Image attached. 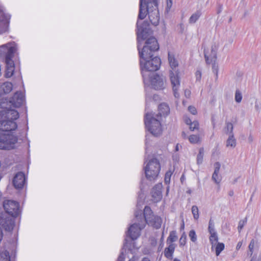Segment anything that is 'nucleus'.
Here are the masks:
<instances>
[{"label":"nucleus","mask_w":261,"mask_h":261,"mask_svg":"<svg viewBox=\"0 0 261 261\" xmlns=\"http://www.w3.org/2000/svg\"><path fill=\"white\" fill-rule=\"evenodd\" d=\"M166 78L163 76H160L159 74L154 75L151 79V85L153 88L155 90H162L165 88L166 84Z\"/></svg>","instance_id":"nucleus-15"},{"label":"nucleus","mask_w":261,"mask_h":261,"mask_svg":"<svg viewBox=\"0 0 261 261\" xmlns=\"http://www.w3.org/2000/svg\"><path fill=\"white\" fill-rule=\"evenodd\" d=\"M190 142L192 144H198L200 143L201 138L199 135H191L189 138Z\"/></svg>","instance_id":"nucleus-26"},{"label":"nucleus","mask_w":261,"mask_h":261,"mask_svg":"<svg viewBox=\"0 0 261 261\" xmlns=\"http://www.w3.org/2000/svg\"><path fill=\"white\" fill-rule=\"evenodd\" d=\"M137 35L138 42L147 39L145 45L142 50H140L139 46H138L140 58L144 59L145 60L152 58L153 53L159 49V45L157 40L154 37L148 38L149 34L144 30H142L140 32L138 33Z\"/></svg>","instance_id":"nucleus-2"},{"label":"nucleus","mask_w":261,"mask_h":261,"mask_svg":"<svg viewBox=\"0 0 261 261\" xmlns=\"http://www.w3.org/2000/svg\"><path fill=\"white\" fill-rule=\"evenodd\" d=\"M169 190V187L168 186L167 189V194H168Z\"/></svg>","instance_id":"nucleus-53"},{"label":"nucleus","mask_w":261,"mask_h":261,"mask_svg":"<svg viewBox=\"0 0 261 261\" xmlns=\"http://www.w3.org/2000/svg\"><path fill=\"white\" fill-rule=\"evenodd\" d=\"M147 11L149 20L152 24L156 26L160 21L158 10V0H149L146 4Z\"/></svg>","instance_id":"nucleus-8"},{"label":"nucleus","mask_w":261,"mask_h":261,"mask_svg":"<svg viewBox=\"0 0 261 261\" xmlns=\"http://www.w3.org/2000/svg\"><path fill=\"white\" fill-rule=\"evenodd\" d=\"M246 222H247V218H245V219L242 220L239 222L238 227V230L239 232H240L242 230L243 227H244V225L246 223Z\"/></svg>","instance_id":"nucleus-38"},{"label":"nucleus","mask_w":261,"mask_h":261,"mask_svg":"<svg viewBox=\"0 0 261 261\" xmlns=\"http://www.w3.org/2000/svg\"><path fill=\"white\" fill-rule=\"evenodd\" d=\"M1 48L3 49V51L6 53L5 63L6 65L5 76L9 78L13 76L15 70V65L12 59L17 50V47L14 43H8L2 45Z\"/></svg>","instance_id":"nucleus-3"},{"label":"nucleus","mask_w":261,"mask_h":261,"mask_svg":"<svg viewBox=\"0 0 261 261\" xmlns=\"http://www.w3.org/2000/svg\"><path fill=\"white\" fill-rule=\"evenodd\" d=\"M1 258L2 261H11L9 252L7 250H5L2 252Z\"/></svg>","instance_id":"nucleus-33"},{"label":"nucleus","mask_w":261,"mask_h":261,"mask_svg":"<svg viewBox=\"0 0 261 261\" xmlns=\"http://www.w3.org/2000/svg\"><path fill=\"white\" fill-rule=\"evenodd\" d=\"M161 64L160 58L155 57L146 60L140 58V65L142 70L155 71L159 69Z\"/></svg>","instance_id":"nucleus-10"},{"label":"nucleus","mask_w":261,"mask_h":261,"mask_svg":"<svg viewBox=\"0 0 261 261\" xmlns=\"http://www.w3.org/2000/svg\"><path fill=\"white\" fill-rule=\"evenodd\" d=\"M143 216L146 223L148 225H150L156 229L161 227L162 224V218L159 216L154 215L149 206H145L143 211Z\"/></svg>","instance_id":"nucleus-9"},{"label":"nucleus","mask_w":261,"mask_h":261,"mask_svg":"<svg viewBox=\"0 0 261 261\" xmlns=\"http://www.w3.org/2000/svg\"><path fill=\"white\" fill-rule=\"evenodd\" d=\"M145 226V224L140 225L139 224L134 223L129 227L127 234L132 240H136L140 236L141 230Z\"/></svg>","instance_id":"nucleus-14"},{"label":"nucleus","mask_w":261,"mask_h":261,"mask_svg":"<svg viewBox=\"0 0 261 261\" xmlns=\"http://www.w3.org/2000/svg\"><path fill=\"white\" fill-rule=\"evenodd\" d=\"M17 142V136L13 133H0V149H13L15 148Z\"/></svg>","instance_id":"nucleus-6"},{"label":"nucleus","mask_w":261,"mask_h":261,"mask_svg":"<svg viewBox=\"0 0 261 261\" xmlns=\"http://www.w3.org/2000/svg\"><path fill=\"white\" fill-rule=\"evenodd\" d=\"M189 237L192 242L196 243L197 242V237L194 230L192 229L189 231Z\"/></svg>","instance_id":"nucleus-32"},{"label":"nucleus","mask_w":261,"mask_h":261,"mask_svg":"<svg viewBox=\"0 0 261 261\" xmlns=\"http://www.w3.org/2000/svg\"><path fill=\"white\" fill-rule=\"evenodd\" d=\"M176 245L175 244H167V246L165 247L164 251V256L169 259H173V254L175 250Z\"/></svg>","instance_id":"nucleus-19"},{"label":"nucleus","mask_w":261,"mask_h":261,"mask_svg":"<svg viewBox=\"0 0 261 261\" xmlns=\"http://www.w3.org/2000/svg\"><path fill=\"white\" fill-rule=\"evenodd\" d=\"M213 71L216 73V76L218 75V66H216L215 64L213 66Z\"/></svg>","instance_id":"nucleus-46"},{"label":"nucleus","mask_w":261,"mask_h":261,"mask_svg":"<svg viewBox=\"0 0 261 261\" xmlns=\"http://www.w3.org/2000/svg\"><path fill=\"white\" fill-rule=\"evenodd\" d=\"M142 214V213L141 211H137L135 212V217L138 219L139 217H141Z\"/></svg>","instance_id":"nucleus-44"},{"label":"nucleus","mask_w":261,"mask_h":261,"mask_svg":"<svg viewBox=\"0 0 261 261\" xmlns=\"http://www.w3.org/2000/svg\"><path fill=\"white\" fill-rule=\"evenodd\" d=\"M178 145L177 144L176 146V151H178Z\"/></svg>","instance_id":"nucleus-54"},{"label":"nucleus","mask_w":261,"mask_h":261,"mask_svg":"<svg viewBox=\"0 0 261 261\" xmlns=\"http://www.w3.org/2000/svg\"><path fill=\"white\" fill-rule=\"evenodd\" d=\"M168 61L170 70H178L177 68L178 66V61L175 59L174 55L171 53H168Z\"/></svg>","instance_id":"nucleus-20"},{"label":"nucleus","mask_w":261,"mask_h":261,"mask_svg":"<svg viewBox=\"0 0 261 261\" xmlns=\"http://www.w3.org/2000/svg\"><path fill=\"white\" fill-rule=\"evenodd\" d=\"M236 145V139L233 138V136H230L227 140V146L234 147Z\"/></svg>","instance_id":"nucleus-34"},{"label":"nucleus","mask_w":261,"mask_h":261,"mask_svg":"<svg viewBox=\"0 0 261 261\" xmlns=\"http://www.w3.org/2000/svg\"><path fill=\"white\" fill-rule=\"evenodd\" d=\"M215 251L216 256H219L225 248V245L223 243H217L215 244Z\"/></svg>","instance_id":"nucleus-28"},{"label":"nucleus","mask_w":261,"mask_h":261,"mask_svg":"<svg viewBox=\"0 0 261 261\" xmlns=\"http://www.w3.org/2000/svg\"><path fill=\"white\" fill-rule=\"evenodd\" d=\"M160 170L161 165L159 161L156 158L150 160L144 167L145 176L149 180L156 179Z\"/></svg>","instance_id":"nucleus-5"},{"label":"nucleus","mask_w":261,"mask_h":261,"mask_svg":"<svg viewBox=\"0 0 261 261\" xmlns=\"http://www.w3.org/2000/svg\"><path fill=\"white\" fill-rule=\"evenodd\" d=\"M200 12H197L196 13L193 14L190 18L189 21L190 23H194L196 21V20L199 18L200 16Z\"/></svg>","instance_id":"nucleus-35"},{"label":"nucleus","mask_w":261,"mask_h":261,"mask_svg":"<svg viewBox=\"0 0 261 261\" xmlns=\"http://www.w3.org/2000/svg\"><path fill=\"white\" fill-rule=\"evenodd\" d=\"M13 89V85L11 82H5L1 85L0 87V91L1 93L7 94L10 93Z\"/></svg>","instance_id":"nucleus-23"},{"label":"nucleus","mask_w":261,"mask_h":261,"mask_svg":"<svg viewBox=\"0 0 261 261\" xmlns=\"http://www.w3.org/2000/svg\"><path fill=\"white\" fill-rule=\"evenodd\" d=\"M5 100L6 101V106L4 105L5 102L1 101L0 107L5 110L11 109L12 107L19 108L23 105L25 101V97L23 92L17 91L14 94L10 100L8 101L7 99Z\"/></svg>","instance_id":"nucleus-7"},{"label":"nucleus","mask_w":261,"mask_h":261,"mask_svg":"<svg viewBox=\"0 0 261 261\" xmlns=\"http://www.w3.org/2000/svg\"><path fill=\"white\" fill-rule=\"evenodd\" d=\"M188 111L193 115H196L197 113L195 107L192 106H190L188 107Z\"/></svg>","instance_id":"nucleus-40"},{"label":"nucleus","mask_w":261,"mask_h":261,"mask_svg":"<svg viewBox=\"0 0 261 261\" xmlns=\"http://www.w3.org/2000/svg\"><path fill=\"white\" fill-rule=\"evenodd\" d=\"M173 261H180V260L178 258H173Z\"/></svg>","instance_id":"nucleus-51"},{"label":"nucleus","mask_w":261,"mask_h":261,"mask_svg":"<svg viewBox=\"0 0 261 261\" xmlns=\"http://www.w3.org/2000/svg\"><path fill=\"white\" fill-rule=\"evenodd\" d=\"M162 183L155 185L152 188L151 191L152 200L155 203L160 201L162 199L161 190L162 189Z\"/></svg>","instance_id":"nucleus-16"},{"label":"nucleus","mask_w":261,"mask_h":261,"mask_svg":"<svg viewBox=\"0 0 261 261\" xmlns=\"http://www.w3.org/2000/svg\"><path fill=\"white\" fill-rule=\"evenodd\" d=\"M226 128H227V131H230V132H232V130H233L232 124L230 122L227 123Z\"/></svg>","instance_id":"nucleus-43"},{"label":"nucleus","mask_w":261,"mask_h":261,"mask_svg":"<svg viewBox=\"0 0 261 261\" xmlns=\"http://www.w3.org/2000/svg\"><path fill=\"white\" fill-rule=\"evenodd\" d=\"M219 172H216V174H215V171L214 172V173L212 175V179L217 184H219L221 180V178L220 177L218 176Z\"/></svg>","instance_id":"nucleus-36"},{"label":"nucleus","mask_w":261,"mask_h":261,"mask_svg":"<svg viewBox=\"0 0 261 261\" xmlns=\"http://www.w3.org/2000/svg\"><path fill=\"white\" fill-rule=\"evenodd\" d=\"M177 236L175 230H172L170 232L169 235L167 239V244H175L174 242L177 240Z\"/></svg>","instance_id":"nucleus-25"},{"label":"nucleus","mask_w":261,"mask_h":261,"mask_svg":"<svg viewBox=\"0 0 261 261\" xmlns=\"http://www.w3.org/2000/svg\"><path fill=\"white\" fill-rule=\"evenodd\" d=\"M217 49V46L216 45H214L212 46L211 53L208 52V51H206L204 50V57L205 59V61L207 64H211L214 62V63L216 60V51Z\"/></svg>","instance_id":"nucleus-17"},{"label":"nucleus","mask_w":261,"mask_h":261,"mask_svg":"<svg viewBox=\"0 0 261 261\" xmlns=\"http://www.w3.org/2000/svg\"><path fill=\"white\" fill-rule=\"evenodd\" d=\"M118 261H122V260H120V258H119Z\"/></svg>","instance_id":"nucleus-57"},{"label":"nucleus","mask_w":261,"mask_h":261,"mask_svg":"<svg viewBox=\"0 0 261 261\" xmlns=\"http://www.w3.org/2000/svg\"><path fill=\"white\" fill-rule=\"evenodd\" d=\"M214 166H215V170H214L215 174H216V172H219L221 165L219 162H216L214 164Z\"/></svg>","instance_id":"nucleus-41"},{"label":"nucleus","mask_w":261,"mask_h":261,"mask_svg":"<svg viewBox=\"0 0 261 261\" xmlns=\"http://www.w3.org/2000/svg\"><path fill=\"white\" fill-rule=\"evenodd\" d=\"M7 119L0 121V130L5 132H11L15 130L17 125L15 122L19 117V113L12 109L5 110Z\"/></svg>","instance_id":"nucleus-4"},{"label":"nucleus","mask_w":261,"mask_h":261,"mask_svg":"<svg viewBox=\"0 0 261 261\" xmlns=\"http://www.w3.org/2000/svg\"><path fill=\"white\" fill-rule=\"evenodd\" d=\"M184 229H185V222H184V219H182V223H181L180 227V230H184Z\"/></svg>","instance_id":"nucleus-48"},{"label":"nucleus","mask_w":261,"mask_h":261,"mask_svg":"<svg viewBox=\"0 0 261 261\" xmlns=\"http://www.w3.org/2000/svg\"><path fill=\"white\" fill-rule=\"evenodd\" d=\"M195 76L197 80H200L201 77V73L200 71H197L195 73Z\"/></svg>","instance_id":"nucleus-45"},{"label":"nucleus","mask_w":261,"mask_h":261,"mask_svg":"<svg viewBox=\"0 0 261 261\" xmlns=\"http://www.w3.org/2000/svg\"><path fill=\"white\" fill-rule=\"evenodd\" d=\"M204 149L203 148H200L199 153L197 156V163L198 164H200L203 161Z\"/></svg>","instance_id":"nucleus-31"},{"label":"nucleus","mask_w":261,"mask_h":261,"mask_svg":"<svg viewBox=\"0 0 261 261\" xmlns=\"http://www.w3.org/2000/svg\"><path fill=\"white\" fill-rule=\"evenodd\" d=\"M184 120L187 125H189L190 129L191 131H194L195 129H198L199 123L197 121H194L193 122H192L190 118L187 116H184Z\"/></svg>","instance_id":"nucleus-21"},{"label":"nucleus","mask_w":261,"mask_h":261,"mask_svg":"<svg viewBox=\"0 0 261 261\" xmlns=\"http://www.w3.org/2000/svg\"><path fill=\"white\" fill-rule=\"evenodd\" d=\"M250 261H256L255 259L252 258Z\"/></svg>","instance_id":"nucleus-55"},{"label":"nucleus","mask_w":261,"mask_h":261,"mask_svg":"<svg viewBox=\"0 0 261 261\" xmlns=\"http://www.w3.org/2000/svg\"><path fill=\"white\" fill-rule=\"evenodd\" d=\"M188 94H189V95H190V91H188Z\"/></svg>","instance_id":"nucleus-56"},{"label":"nucleus","mask_w":261,"mask_h":261,"mask_svg":"<svg viewBox=\"0 0 261 261\" xmlns=\"http://www.w3.org/2000/svg\"><path fill=\"white\" fill-rule=\"evenodd\" d=\"M141 261H150V259L147 257L143 258Z\"/></svg>","instance_id":"nucleus-49"},{"label":"nucleus","mask_w":261,"mask_h":261,"mask_svg":"<svg viewBox=\"0 0 261 261\" xmlns=\"http://www.w3.org/2000/svg\"><path fill=\"white\" fill-rule=\"evenodd\" d=\"M242 99V96L241 92L239 90H237L235 94V100L237 102H240Z\"/></svg>","instance_id":"nucleus-37"},{"label":"nucleus","mask_w":261,"mask_h":261,"mask_svg":"<svg viewBox=\"0 0 261 261\" xmlns=\"http://www.w3.org/2000/svg\"><path fill=\"white\" fill-rule=\"evenodd\" d=\"M3 99V94L0 93V100Z\"/></svg>","instance_id":"nucleus-52"},{"label":"nucleus","mask_w":261,"mask_h":261,"mask_svg":"<svg viewBox=\"0 0 261 261\" xmlns=\"http://www.w3.org/2000/svg\"><path fill=\"white\" fill-rule=\"evenodd\" d=\"M191 210L194 219L197 220L199 217V210L198 207L196 205H193L192 207Z\"/></svg>","instance_id":"nucleus-30"},{"label":"nucleus","mask_w":261,"mask_h":261,"mask_svg":"<svg viewBox=\"0 0 261 261\" xmlns=\"http://www.w3.org/2000/svg\"><path fill=\"white\" fill-rule=\"evenodd\" d=\"M187 243V236L185 232H184L180 236L179 240V245L180 247H182L186 245Z\"/></svg>","instance_id":"nucleus-29"},{"label":"nucleus","mask_w":261,"mask_h":261,"mask_svg":"<svg viewBox=\"0 0 261 261\" xmlns=\"http://www.w3.org/2000/svg\"><path fill=\"white\" fill-rule=\"evenodd\" d=\"M182 136L185 139L186 138V137H187V135H186V134L184 132H183L182 133Z\"/></svg>","instance_id":"nucleus-50"},{"label":"nucleus","mask_w":261,"mask_h":261,"mask_svg":"<svg viewBox=\"0 0 261 261\" xmlns=\"http://www.w3.org/2000/svg\"><path fill=\"white\" fill-rule=\"evenodd\" d=\"M208 231L210 233L209 239L212 246V248H213L214 246L218 242V237L217 232L215 230L214 225H213L211 221L209 222Z\"/></svg>","instance_id":"nucleus-18"},{"label":"nucleus","mask_w":261,"mask_h":261,"mask_svg":"<svg viewBox=\"0 0 261 261\" xmlns=\"http://www.w3.org/2000/svg\"><path fill=\"white\" fill-rule=\"evenodd\" d=\"M167 4V11H168L171 9L172 6V0H167L166 1Z\"/></svg>","instance_id":"nucleus-42"},{"label":"nucleus","mask_w":261,"mask_h":261,"mask_svg":"<svg viewBox=\"0 0 261 261\" xmlns=\"http://www.w3.org/2000/svg\"><path fill=\"white\" fill-rule=\"evenodd\" d=\"M254 245H255V241H254V240L252 239L251 241V242L249 245V246H248L249 250L250 252V255H252V254L253 253Z\"/></svg>","instance_id":"nucleus-39"},{"label":"nucleus","mask_w":261,"mask_h":261,"mask_svg":"<svg viewBox=\"0 0 261 261\" xmlns=\"http://www.w3.org/2000/svg\"><path fill=\"white\" fill-rule=\"evenodd\" d=\"M242 244H243V241H242L239 242L238 243V244H237V246H236V249L237 250H239L241 248V247H242Z\"/></svg>","instance_id":"nucleus-47"},{"label":"nucleus","mask_w":261,"mask_h":261,"mask_svg":"<svg viewBox=\"0 0 261 261\" xmlns=\"http://www.w3.org/2000/svg\"><path fill=\"white\" fill-rule=\"evenodd\" d=\"M174 169H169L166 172L165 175L164 181L166 185H169L171 177L174 172Z\"/></svg>","instance_id":"nucleus-27"},{"label":"nucleus","mask_w":261,"mask_h":261,"mask_svg":"<svg viewBox=\"0 0 261 261\" xmlns=\"http://www.w3.org/2000/svg\"><path fill=\"white\" fill-rule=\"evenodd\" d=\"M143 0H140L138 18L140 19H143L146 16V11L145 9V6L143 5Z\"/></svg>","instance_id":"nucleus-24"},{"label":"nucleus","mask_w":261,"mask_h":261,"mask_svg":"<svg viewBox=\"0 0 261 261\" xmlns=\"http://www.w3.org/2000/svg\"><path fill=\"white\" fill-rule=\"evenodd\" d=\"M0 224L7 231H11L14 226V222L12 220L2 219L0 220Z\"/></svg>","instance_id":"nucleus-22"},{"label":"nucleus","mask_w":261,"mask_h":261,"mask_svg":"<svg viewBox=\"0 0 261 261\" xmlns=\"http://www.w3.org/2000/svg\"><path fill=\"white\" fill-rule=\"evenodd\" d=\"M170 113L169 106L165 103H161L158 107V114L156 117L151 113H147L144 118V123L148 130L154 136H158L162 133V128L160 120L163 117H166Z\"/></svg>","instance_id":"nucleus-1"},{"label":"nucleus","mask_w":261,"mask_h":261,"mask_svg":"<svg viewBox=\"0 0 261 261\" xmlns=\"http://www.w3.org/2000/svg\"><path fill=\"white\" fill-rule=\"evenodd\" d=\"M3 206L5 212L13 217H17L20 213L19 204L16 201L10 200H5Z\"/></svg>","instance_id":"nucleus-12"},{"label":"nucleus","mask_w":261,"mask_h":261,"mask_svg":"<svg viewBox=\"0 0 261 261\" xmlns=\"http://www.w3.org/2000/svg\"><path fill=\"white\" fill-rule=\"evenodd\" d=\"M169 76L174 95L175 97H178L180 86V71L179 70H170Z\"/></svg>","instance_id":"nucleus-11"},{"label":"nucleus","mask_w":261,"mask_h":261,"mask_svg":"<svg viewBox=\"0 0 261 261\" xmlns=\"http://www.w3.org/2000/svg\"><path fill=\"white\" fill-rule=\"evenodd\" d=\"M13 184L16 189H22L26 184V177L22 172H17L13 177Z\"/></svg>","instance_id":"nucleus-13"}]
</instances>
